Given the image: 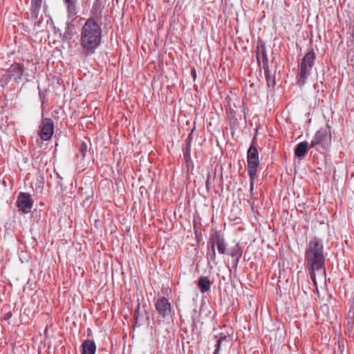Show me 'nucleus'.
Returning <instances> with one entry per match:
<instances>
[{
	"label": "nucleus",
	"instance_id": "nucleus-1",
	"mask_svg": "<svg viewBox=\"0 0 354 354\" xmlns=\"http://www.w3.org/2000/svg\"><path fill=\"white\" fill-rule=\"evenodd\" d=\"M100 24L93 19H87L80 29V53L85 57L95 53L102 43Z\"/></svg>",
	"mask_w": 354,
	"mask_h": 354
},
{
	"label": "nucleus",
	"instance_id": "nucleus-2",
	"mask_svg": "<svg viewBox=\"0 0 354 354\" xmlns=\"http://www.w3.org/2000/svg\"><path fill=\"white\" fill-rule=\"evenodd\" d=\"M325 261L322 240L317 237L313 238L309 241L305 251V264L307 270H317L325 274Z\"/></svg>",
	"mask_w": 354,
	"mask_h": 354
},
{
	"label": "nucleus",
	"instance_id": "nucleus-3",
	"mask_svg": "<svg viewBox=\"0 0 354 354\" xmlns=\"http://www.w3.org/2000/svg\"><path fill=\"white\" fill-rule=\"evenodd\" d=\"M316 54L313 49L308 50L299 63L297 82L299 86H303L307 78L310 75L313 67L315 65Z\"/></svg>",
	"mask_w": 354,
	"mask_h": 354
},
{
	"label": "nucleus",
	"instance_id": "nucleus-4",
	"mask_svg": "<svg viewBox=\"0 0 354 354\" xmlns=\"http://www.w3.org/2000/svg\"><path fill=\"white\" fill-rule=\"evenodd\" d=\"M209 251L207 252V258H210L213 261L216 259V250L217 248L219 254H227V243L225 242L223 234L218 230H212L210 233L207 242Z\"/></svg>",
	"mask_w": 354,
	"mask_h": 354
},
{
	"label": "nucleus",
	"instance_id": "nucleus-5",
	"mask_svg": "<svg viewBox=\"0 0 354 354\" xmlns=\"http://www.w3.org/2000/svg\"><path fill=\"white\" fill-rule=\"evenodd\" d=\"M331 138L330 127L326 125L316 132L310 142V147H315L317 151L319 150L317 147H320L323 149H327L330 146Z\"/></svg>",
	"mask_w": 354,
	"mask_h": 354
},
{
	"label": "nucleus",
	"instance_id": "nucleus-6",
	"mask_svg": "<svg viewBox=\"0 0 354 354\" xmlns=\"http://www.w3.org/2000/svg\"><path fill=\"white\" fill-rule=\"evenodd\" d=\"M248 173L251 175L257 174L259 166V152L253 143L249 147L247 152Z\"/></svg>",
	"mask_w": 354,
	"mask_h": 354
},
{
	"label": "nucleus",
	"instance_id": "nucleus-7",
	"mask_svg": "<svg viewBox=\"0 0 354 354\" xmlns=\"http://www.w3.org/2000/svg\"><path fill=\"white\" fill-rule=\"evenodd\" d=\"M34 201L29 193L20 192L18 194L16 201L17 207L19 211L23 214H28L31 212L33 207Z\"/></svg>",
	"mask_w": 354,
	"mask_h": 354
},
{
	"label": "nucleus",
	"instance_id": "nucleus-8",
	"mask_svg": "<svg viewBox=\"0 0 354 354\" xmlns=\"http://www.w3.org/2000/svg\"><path fill=\"white\" fill-rule=\"evenodd\" d=\"M155 308L158 315L162 318L171 317L172 308L168 299L165 297H158L155 301Z\"/></svg>",
	"mask_w": 354,
	"mask_h": 354
},
{
	"label": "nucleus",
	"instance_id": "nucleus-9",
	"mask_svg": "<svg viewBox=\"0 0 354 354\" xmlns=\"http://www.w3.org/2000/svg\"><path fill=\"white\" fill-rule=\"evenodd\" d=\"M54 133V124L50 118L42 120L39 126V134L41 140L47 141L50 140Z\"/></svg>",
	"mask_w": 354,
	"mask_h": 354
},
{
	"label": "nucleus",
	"instance_id": "nucleus-10",
	"mask_svg": "<svg viewBox=\"0 0 354 354\" xmlns=\"http://www.w3.org/2000/svg\"><path fill=\"white\" fill-rule=\"evenodd\" d=\"M256 54L259 66L261 68H266L268 66V59L266 45L263 42L260 41L257 44Z\"/></svg>",
	"mask_w": 354,
	"mask_h": 354
},
{
	"label": "nucleus",
	"instance_id": "nucleus-11",
	"mask_svg": "<svg viewBox=\"0 0 354 354\" xmlns=\"http://www.w3.org/2000/svg\"><path fill=\"white\" fill-rule=\"evenodd\" d=\"M63 1L66 8L68 19L71 21L75 20L78 13L77 0H63Z\"/></svg>",
	"mask_w": 354,
	"mask_h": 354
},
{
	"label": "nucleus",
	"instance_id": "nucleus-12",
	"mask_svg": "<svg viewBox=\"0 0 354 354\" xmlns=\"http://www.w3.org/2000/svg\"><path fill=\"white\" fill-rule=\"evenodd\" d=\"M7 73L9 79L14 78L17 80L22 77L24 68L19 64H15L8 68Z\"/></svg>",
	"mask_w": 354,
	"mask_h": 354
},
{
	"label": "nucleus",
	"instance_id": "nucleus-13",
	"mask_svg": "<svg viewBox=\"0 0 354 354\" xmlns=\"http://www.w3.org/2000/svg\"><path fill=\"white\" fill-rule=\"evenodd\" d=\"M91 16L88 19H93L95 21H100L102 18V0H95L91 10Z\"/></svg>",
	"mask_w": 354,
	"mask_h": 354
},
{
	"label": "nucleus",
	"instance_id": "nucleus-14",
	"mask_svg": "<svg viewBox=\"0 0 354 354\" xmlns=\"http://www.w3.org/2000/svg\"><path fill=\"white\" fill-rule=\"evenodd\" d=\"M82 354H95L96 345L93 340L86 339L82 344Z\"/></svg>",
	"mask_w": 354,
	"mask_h": 354
},
{
	"label": "nucleus",
	"instance_id": "nucleus-15",
	"mask_svg": "<svg viewBox=\"0 0 354 354\" xmlns=\"http://www.w3.org/2000/svg\"><path fill=\"white\" fill-rule=\"evenodd\" d=\"M308 143L304 141L298 143L295 148V155L297 158H304L308 150Z\"/></svg>",
	"mask_w": 354,
	"mask_h": 354
},
{
	"label": "nucleus",
	"instance_id": "nucleus-16",
	"mask_svg": "<svg viewBox=\"0 0 354 354\" xmlns=\"http://www.w3.org/2000/svg\"><path fill=\"white\" fill-rule=\"evenodd\" d=\"M264 70L266 83L268 86L274 87L275 85V76L274 73H272L270 69L269 66H267L266 68H262Z\"/></svg>",
	"mask_w": 354,
	"mask_h": 354
},
{
	"label": "nucleus",
	"instance_id": "nucleus-17",
	"mask_svg": "<svg viewBox=\"0 0 354 354\" xmlns=\"http://www.w3.org/2000/svg\"><path fill=\"white\" fill-rule=\"evenodd\" d=\"M198 286L201 292L204 293L210 289L211 282L206 277H202L198 279Z\"/></svg>",
	"mask_w": 354,
	"mask_h": 354
},
{
	"label": "nucleus",
	"instance_id": "nucleus-18",
	"mask_svg": "<svg viewBox=\"0 0 354 354\" xmlns=\"http://www.w3.org/2000/svg\"><path fill=\"white\" fill-rule=\"evenodd\" d=\"M88 146L85 142L81 141L77 147V157L84 160L88 152Z\"/></svg>",
	"mask_w": 354,
	"mask_h": 354
},
{
	"label": "nucleus",
	"instance_id": "nucleus-19",
	"mask_svg": "<svg viewBox=\"0 0 354 354\" xmlns=\"http://www.w3.org/2000/svg\"><path fill=\"white\" fill-rule=\"evenodd\" d=\"M227 254L231 257H236L237 259H239L242 255V252L241 251L239 245L236 244L234 248H232L230 250V252Z\"/></svg>",
	"mask_w": 354,
	"mask_h": 354
},
{
	"label": "nucleus",
	"instance_id": "nucleus-20",
	"mask_svg": "<svg viewBox=\"0 0 354 354\" xmlns=\"http://www.w3.org/2000/svg\"><path fill=\"white\" fill-rule=\"evenodd\" d=\"M40 8L39 7L31 6L30 17L32 20H36L37 19Z\"/></svg>",
	"mask_w": 354,
	"mask_h": 354
},
{
	"label": "nucleus",
	"instance_id": "nucleus-21",
	"mask_svg": "<svg viewBox=\"0 0 354 354\" xmlns=\"http://www.w3.org/2000/svg\"><path fill=\"white\" fill-rule=\"evenodd\" d=\"M227 339V337L226 335H221L217 339L216 344L215 345L216 349L213 354H218L222 342L226 340Z\"/></svg>",
	"mask_w": 354,
	"mask_h": 354
},
{
	"label": "nucleus",
	"instance_id": "nucleus-22",
	"mask_svg": "<svg viewBox=\"0 0 354 354\" xmlns=\"http://www.w3.org/2000/svg\"><path fill=\"white\" fill-rule=\"evenodd\" d=\"M251 174V173H248L250 177V192H252L254 190V184L257 174H254L253 175Z\"/></svg>",
	"mask_w": 354,
	"mask_h": 354
},
{
	"label": "nucleus",
	"instance_id": "nucleus-23",
	"mask_svg": "<svg viewBox=\"0 0 354 354\" xmlns=\"http://www.w3.org/2000/svg\"><path fill=\"white\" fill-rule=\"evenodd\" d=\"M308 270L309 271V273L310 275V279L313 281L315 287L317 290V283L316 275H315V271H317V270Z\"/></svg>",
	"mask_w": 354,
	"mask_h": 354
},
{
	"label": "nucleus",
	"instance_id": "nucleus-24",
	"mask_svg": "<svg viewBox=\"0 0 354 354\" xmlns=\"http://www.w3.org/2000/svg\"><path fill=\"white\" fill-rule=\"evenodd\" d=\"M354 324V312L351 310L348 313L347 325L352 326Z\"/></svg>",
	"mask_w": 354,
	"mask_h": 354
},
{
	"label": "nucleus",
	"instance_id": "nucleus-25",
	"mask_svg": "<svg viewBox=\"0 0 354 354\" xmlns=\"http://www.w3.org/2000/svg\"><path fill=\"white\" fill-rule=\"evenodd\" d=\"M42 0H32L31 6L41 8Z\"/></svg>",
	"mask_w": 354,
	"mask_h": 354
},
{
	"label": "nucleus",
	"instance_id": "nucleus-26",
	"mask_svg": "<svg viewBox=\"0 0 354 354\" xmlns=\"http://www.w3.org/2000/svg\"><path fill=\"white\" fill-rule=\"evenodd\" d=\"M209 175H208V178H207V180H206V187L208 188V185H209Z\"/></svg>",
	"mask_w": 354,
	"mask_h": 354
},
{
	"label": "nucleus",
	"instance_id": "nucleus-27",
	"mask_svg": "<svg viewBox=\"0 0 354 354\" xmlns=\"http://www.w3.org/2000/svg\"><path fill=\"white\" fill-rule=\"evenodd\" d=\"M134 319L137 321L138 319V312L136 311L135 313H134Z\"/></svg>",
	"mask_w": 354,
	"mask_h": 354
},
{
	"label": "nucleus",
	"instance_id": "nucleus-28",
	"mask_svg": "<svg viewBox=\"0 0 354 354\" xmlns=\"http://www.w3.org/2000/svg\"><path fill=\"white\" fill-rule=\"evenodd\" d=\"M147 319L149 320V316L147 317Z\"/></svg>",
	"mask_w": 354,
	"mask_h": 354
}]
</instances>
